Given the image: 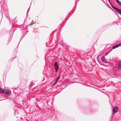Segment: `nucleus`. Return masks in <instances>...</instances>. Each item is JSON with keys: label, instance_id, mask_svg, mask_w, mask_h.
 I'll use <instances>...</instances> for the list:
<instances>
[{"label": "nucleus", "instance_id": "9", "mask_svg": "<svg viewBox=\"0 0 121 121\" xmlns=\"http://www.w3.org/2000/svg\"><path fill=\"white\" fill-rule=\"evenodd\" d=\"M121 45V44H119L116 45V48H117L120 46Z\"/></svg>", "mask_w": 121, "mask_h": 121}, {"label": "nucleus", "instance_id": "6", "mask_svg": "<svg viewBox=\"0 0 121 121\" xmlns=\"http://www.w3.org/2000/svg\"><path fill=\"white\" fill-rule=\"evenodd\" d=\"M11 91L10 90H8L6 91V94L7 95H9V94H11Z\"/></svg>", "mask_w": 121, "mask_h": 121}, {"label": "nucleus", "instance_id": "8", "mask_svg": "<svg viewBox=\"0 0 121 121\" xmlns=\"http://www.w3.org/2000/svg\"><path fill=\"white\" fill-rule=\"evenodd\" d=\"M102 60L104 61H105L106 60L105 59V57L104 56H103L102 57Z\"/></svg>", "mask_w": 121, "mask_h": 121}, {"label": "nucleus", "instance_id": "10", "mask_svg": "<svg viewBox=\"0 0 121 121\" xmlns=\"http://www.w3.org/2000/svg\"><path fill=\"white\" fill-rule=\"evenodd\" d=\"M117 2H118L119 4L121 5V3L118 0H116Z\"/></svg>", "mask_w": 121, "mask_h": 121}, {"label": "nucleus", "instance_id": "1", "mask_svg": "<svg viewBox=\"0 0 121 121\" xmlns=\"http://www.w3.org/2000/svg\"><path fill=\"white\" fill-rule=\"evenodd\" d=\"M112 6L113 8H114V9H115L116 10L115 11L116 12H117L119 13L121 15V10L118 9L117 8L114 7V6Z\"/></svg>", "mask_w": 121, "mask_h": 121}, {"label": "nucleus", "instance_id": "2", "mask_svg": "<svg viewBox=\"0 0 121 121\" xmlns=\"http://www.w3.org/2000/svg\"><path fill=\"white\" fill-rule=\"evenodd\" d=\"M118 110V107L117 106L115 107L113 109L112 115L115 114L117 112Z\"/></svg>", "mask_w": 121, "mask_h": 121}, {"label": "nucleus", "instance_id": "11", "mask_svg": "<svg viewBox=\"0 0 121 121\" xmlns=\"http://www.w3.org/2000/svg\"><path fill=\"white\" fill-rule=\"evenodd\" d=\"M116 48V45H115L112 48L114 49H115V48Z\"/></svg>", "mask_w": 121, "mask_h": 121}, {"label": "nucleus", "instance_id": "3", "mask_svg": "<svg viewBox=\"0 0 121 121\" xmlns=\"http://www.w3.org/2000/svg\"><path fill=\"white\" fill-rule=\"evenodd\" d=\"M54 66L55 68V69L56 70V72H57L58 70V65L57 64V63L56 62L54 63Z\"/></svg>", "mask_w": 121, "mask_h": 121}, {"label": "nucleus", "instance_id": "5", "mask_svg": "<svg viewBox=\"0 0 121 121\" xmlns=\"http://www.w3.org/2000/svg\"><path fill=\"white\" fill-rule=\"evenodd\" d=\"M60 76H58L57 78L56 79V80H55V84H56V83L57 82H58L59 80V79H60Z\"/></svg>", "mask_w": 121, "mask_h": 121}, {"label": "nucleus", "instance_id": "7", "mask_svg": "<svg viewBox=\"0 0 121 121\" xmlns=\"http://www.w3.org/2000/svg\"><path fill=\"white\" fill-rule=\"evenodd\" d=\"M4 92V91L0 87V93H3Z\"/></svg>", "mask_w": 121, "mask_h": 121}, {"label": "nucleus", "instance_id": "4", "mask_svg": "<svg viewBox=\"0 0 121 121\" xmlns=\"http://www.w3.org/2000/svg\"><path fill=\"white\" fill-rule=\"evenodd\" d=\"M118 68L120 69L121 68V61H120L118 63Z\"/></svg>", "mask_w": 121, "mask_h": 121}]
</instances>
